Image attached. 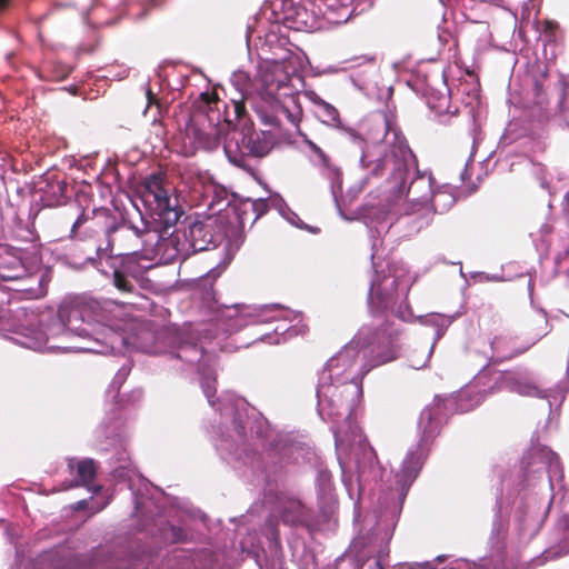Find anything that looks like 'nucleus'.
I'll return each mask as SVG.
<instances>
[{
	"instance_id": "nucleus-19",
	"label": "nucleus",
	"mask_w": 569,
	"mask_h": 569,
	"mask_svg": "<svg viewBox=\"0 0 569 569\" xmlns=\"http://www.w3.org/2000/svg\"><path fill=\"white\" fill-rule=\"evenodd\" d=\"M531 163V173L537 178L540 187L549 192V194H553L555 191L550 187L549 180H548V170L547 167L541 163L537 162L535 160H530Z\"/></svg>"
},
{
	"instance_id": "nucleus-32",
	"label": "nucleus",
	"mask_w": 569,
	"mask_h": 569,
	"mask_svg": "<svg viewBox=\"0 0 569 569\" xmlns=\"http://www.w3.org/2000/svg\"><path fill=\"white\" fill-rule=\"evenodd\" d=\"M146 94H147L149 107L152 104H159V100H158L157 96L151 91L150 88H148Z\"/></svg>"
},
{
	"instance_id": "nucleus-27",
	"label": "nucleus",
	"mask_w": 569,
	"mask_h": 569,
	"mask_svg": "<svg viewBox=\"0 0 569 569\" xmlns=\"http://www.w3.org/2000/svg\"><path fill=\"white\" fill-rule=\"evenodd\" d=\"M231 108L236 119H241L246 114V106L243 101L232 100Z\"/></svg>"
},
{
	"instance_id": "nucleus-17",
	"label": "nucleus",
	"mask_w": 569,
	"mask_h": 569,
	"mask_svg": "<svg viewBox=\"0 0 569 569\" xmlns=\"http://www.w3.org/2000/svg\"><path fill=\"white\" fill-rule=\"evenodd\" d=\"M315 102L319 107V116L322 118L323 122H327L336 128L345 129L339 118V112L333 106L329 104L320 98H317Z\"/></svg>"
},
{
	"instance_id": "nucleus-18",
	"label": "nucleus",
	"mask_w": 569,
	"mask_h": 569,
	"mask_svg": "<svg viewBox=\"0 0 569 569\" xmlns=\"http://www.w3.org/2000/svg\"><path fill=\"white\" fill-rule=\"evenodd\" d=\"M353 201L355 194L351 192L341 194L337 200V206L341 216L348 221H353L356 219V210L352 208Z\"/></svg>"
},
{
	"instance_id": "nucleus-40",
	"label": "nucleus",
	"mask_w": 569,
	"mask_h": 569,
	"mask_svg": "<svg viewBox=\"0 0 569 569\" xmlns=\"http://www.w3.org/2000/svg\"><path fill=\"white\" fill-rule=\"evenodd\" d=\"M190 349L197 355L200 353L196 345L191 346Z\"/></svg>"
},
{
	"instance_id": "nucleus-12",
	"label": "nucleus",
	"mask_w": 569,
	"mask_h": 569,
	"mask_svg": "<svg viewBox=\"0 0 569 569\" xmlns=\"http://www.w3.org/2000/svg\"><path fill=\"white\" fill-rule=\"evenodd\" d=\"M269 209L267 199H244L234 206V214L239 226L244 228L247 224L253 226Z\"/></svg>"
},
{
	"instance_id": "nucleus-2",
	"label": "nucleus",
	"mask_w": 569,
	"mask_h": 569,
	"mask_svg": "<svg viewBox=\"0 0 569 569\" xmlns=\"http://www.w3.org/2000/svg\"><path fill=\"white\" fill-rule=\"evenodd\" d=\"M224 152L231 163L249 170L248 157L263 158L272 149V142L263 132L250 128L232 131L223 144Z\"/></svg>"
},
{
	"instance_id": "nucleus-31",
	"label": "nucleus",
	"mask_w": 569,
	"mask_h": 569,
	"mask_svg": "<svg viewBox=\"0 0 569 569\" xmlns=\"http://www.w3.org/2000/svg\"><path fill=\"white\" fill-rule=\"evenodd\" d=\"M450 569H480V566L476 562L465 561L456 567H451Z\"/></svg>"
},
{
	"instance_id": "nucleus-44",
	"label": "nucleus",
	"mask_w": 569,
	"mask_h": 569,
	"mask_svg": "<svg viewBox=\"0 0 569 569\" xmlns=\"http://www.w3.org/2000/svg\"><path fill=\"white\" fill-rule=\"evenodd\" d=\"M541 321L545 323V326H547V320L541 318Z\"/></svg>"
},
{
	"instance_id": "nucleus-6",
	"label": "nucleus",
	"mask_w": 569,
	"mask_h": 569,
	"mask_svg": "<svg viewBox=\"0 0 569 569\" xmlns=\"http://www.w3.org/2000/svg\"><path fill=\"white\" fill-rule=\"evenodd\" d=\"M219 237V233L214 232L211 220L193 221L189 224L188 231H183V238L188 241L192 254L208 250L210 247L214 248Z\"/></svg>"
},
{
	"instance_id": "nucleus-25",
	"label": "nucleus",
	"mask_w": 569,
	"mask_h": 569,
	"mask_svg": "<svg viewBox=\"0 0 569 569\" xmlns=\"http://www.w3.org/2000/svg\"><path fill=\"white\" fill-rule=\"evenodd\" d=\"M556 266L557 270L569 279V249L557 257Z\"/></svg>"
},
{
	"instance_id": "nucleus-21",
	"label": "nucleus",
	"mask_w": 569,
	"mask_h": 569,
	"mask_svg": "<svg viewBox=\"0 0 569 569\" xmlns=\"http://www.w3.org/2000/svg\"><path fill=\"white\" fill-rule=\"evenodd\" d=\"M284 117L291 124L298 126L300 122L301 111L297 106H293V110H290L287 106H280L278 111V117L276 122H271L272 124H279V117Z\"/></svg>"
},
{
	"instance_id": "nucleus-16",
	"label": "nucleus",
	"mask_w": 569,
	"mask_h": 569,
	"mask_svg": "<svg viewBox=\"0 0 569 569\" xmlns=\"http://www.w3.org/2000/svg\"><path fill=\"white\" fill-rule=\"evenodd\" d=\"M80 310L77 308L59 310L58 318L60 325L63 327L64 335L76 333L80 337L88 336V330L86 328L76 326V322L80 319Z\"/></svg>"
},
{
	"instance_id": "nucleus-33",
	"label": "nucleus",
	"mask_w": 569,
	"mask_h": 569,
	"mask_svg": "<svg viewBox=\"0 0 569 569\" xmlns=\"http://www.w3.org/2000/svg\"><path fill=\"white\" fill-rule=\"evenodd\" d=\"M395 359V356L393 355H380L378 357V359L376 360V363L375 366H379V365H382V363H386V362H389L391 360Z\"/></svg>"
},
{
	"instance_id": "nucleus-36",
	"label": "nucleus",
	"mask_w": 569,
	"mask_h": 569,
	"mask_svg": "<svg viewBox=\"0 0 569 569\" xmlns=\"http://www.w3.org/2000/svg\"><path fill=\"white\" fill-rule=\"evenodd\" d=\"M86 506H87V500H81V501L77 502L76 509L77 510H82V509L86 508Z\"/></svg>"
},
{
	"instance_id": "nucleus-14",
	"label": "nucleus",
	"mask_w": 569,
	"mask_h": 569,
	"mask_svg": "<svg viewBox=\"0 0 569 569\" xmlns=\"http://www.w3.org/2000/svg\"><path fill=\"white\" fill-rule=\"evenodd\" d=\"M423 462L425 457L421 451L410 452L405 459L401 470L396 475V481L400 486L403 496L418 477Z\"/></svg>"
},
{
	"instance_id": "nucleus-8",
	"label": "nucleus",
	"mask_w": 569,
	"mask_h": 569,
	"mask_svg": "<svg viewBox=\"0 0 569 569\" xmlns=\"http://www.w3.org/2000/svg\"><path fill=\"white\" fill-rule=\"evenodd\" d=\"M383 472L385 468L379 462L376 450L358 432V478L377 482L382 479Z\"/></svg>"
},
{
	"instance_id": "nucleus-35",
	"label": "nucleus",
	"mask_w": 569,
	"mask_h": 569,
	"mask_svg": "<svg viewBox=\"0 0 569 569\" xmlns=\"http://www.w3.org/2000/svg\"><path fill=\"white\" fill-rule=\"evenodd\" d=\"M52 188H56L57 191L62 194L66 190V183L62 181H57L56 184H52Z\"/></svg>"
},
{
	"instance_id": "nucleus-29",
	"label": "nucleus",
	"mask_w": 569,
	"mask_h": 569,
	"mask_svg": "<svg viewBox=\"0 0 569 569\" xmlns=\"http://www.w3.org/2000/svg\"><path fill=\"white\" fill-rule=\"evenodd\" d=\"M0 278L4 281H12L20 278V274L7 271L4 268H0Z\"/></svg>"
},
{
	"instance_id": "nucleus-43",
	"label": "nucleus",
	"mask_w": 569,
	"mask_h": 569,
	"mask_svg": "<svg viewBox=\"0 0 569 569\" xmlns=\"http://www.w3.org/2000/svg\"><path fill=\"white\" fill-rule=\"evenodd\" d=\"M206 393L208 397H211V389L210 387L208 386L207 389H206Z\"/></svg>"
},
{
	"instance_id": "nucleus-9",
	"label": "nucleus",
	"mask_w": 569,
	"mask_h": 569,
	"mask_svg": "<svg viewBox=\"0 0 569 569\" xmlns=\"http://www.w3.org/2000/svg\"><path fill=\"white\" fill-rule=\"evenodd\" d=\"M147 232V229H139L134 226L121 223L114 224L107 229L106 236L108 240V247L106 250L112 251L113 247L117 244L121 251L119 254H128L137 251L133 242L142 238Z\"/></svg>"
},
{
	"instance_id": "nucleus-5",
	"label": "nucleus",
	"mask_w": 569,
	"mask_h": 569,
	"mask_svg": "<svg viewBox=\"0 0 569 569\" xmlns=\"http://www.w3.org/2000/svg\"><path fill=\"white\" fill-rule=\"evenodd\" d=\"M382 538L379 535L378 519L367 515L361 519L360 536H358V563L361 559L373 557L381 552Z\"/></svg>"
},
{
	"instance_id": "nucleus-38",
	"label": "nucleus",
	"mask_w": 569,
	"mask_h": 569,
	"mask_svg": "<svg viewBox=\"0 0 569 569\" xmlns=\"http://www.w3.org/2000/svg\"><path fill=\"white\" fill-rule=\"evenodd\" d=\"M310 146L320 157H325L322 150L318 148L315 143H310Z\"/></svg>"
},
{
	"instance_id": "nucleus-34",
	"label": "nucleus",
	"mask_w": 569,
	"mask_h": 569,
	"mask_svg": "<svg viewBox=\"0 0 569 569\" xmlns=\"http://www.w3.org/2000/svg\"><path fill=\"white\" fill-rule=\"evenodd\" d=\"M86 220H87V218L84 217V214L79 216V217H78V219H77V220L74 221V223L72 224L71 232H72V233H74V232H76V230H77L78 228H80V227L84 223V221H86Z\"/></svg>"
},
{
	"instance_id": "nucleus-22",
	"label": "nucleus",
	"mask_w": 569,
	"mask_h": 569,
	"mask_svg": "<svg viewBox=\"0 0 569 569\" xmlns=\"http://www.w3.org/2000/svg\"><path fill=\"white\" fill-rule=\"evenodd\" d=\"M113 286L123 293H131L134 289V286L131 283V281L120 270L113 271Z\"/></svg>"
},
{
	"instance_id": "nucleus-1",
	"label": "nucleus",
	"mask_w": 569,
	"mask_h": 569,
	"mask_svg": "<svg viewBox=\"0 0 569 569\" xmlns=\"http://www.w3.org/2000/svg\"><path fill=\"white\" fill-rule=\"evenodd\" d=\"M361 130L365 134L360 157V169L363 174L358 173L361 187L389 170L391 188L397 196H405L408 201L421 204L436 198L431 176L417 173L406 187L407 176L416 166V158L405 136L389 129L386 116L379 113L372 120H363Z\"/></svg>"
},
{
	"instance_id": "nucleus-28",
	"label": "nucleus",
	"mask_w": 569,
	"mask_h": 569,
	"mask_svg": "<svg viewBox=\"0 0 569 569\" xmlns=\"http://www.w3.org/2000/svg\"><path fill=\"white\" fill-rule=\"evenodd\" d=\"M368 63L373 68H378L377 58L375 54H358V67Z\"/></svg>"
},
{
	"instance_id": "nucleus-7",
	"label": "nucleus",
	"mask_w": 569,
	"mask_h": 569,
	"mask_svg": "<svg viewBox=\"0 0 569 569\" xmlns=\"http://www.w3.org/2000/svg\"><path fill=\"white\" fill-rule=\"evenodd\" d=\"M446 400L436 397L433 401L427 406L420 413L419 428L422 433V440H432L441 429V426L447 417Z\"/></svg>"
},
{
	"instance_id": "nucleus-39",
	"label": "nucleus",
	"mask_w": 569,
	"mask_h": 569,
	"mask_svg": "<svg viewBox=\"0 0 569 569\" xmlns=\"http://www.w3.org/2000/svg\"><path fill=\"white\" fill-rule=\"evenodd\" d=\"M113 475H114L116 477H122V476H123V473H122V471H121L120 469H116V470L113 471Z\"/></svg>"
},
{
	"instance_id": "nucleus-37",
	"label": "nucleus",
	"mask_w": 569,
	"mask_h": 569,
	"mask_svg": "<svg viewBox=\"0 0 569 569\" xmlns=\"http://www.w3.org/2000/svg\"><path fill=\"white\" fill-rule=\"evenodd\" d=\"M370 569H385L381 565V561L379 559L375 560L373 567H370Z\"/></svg>"
},
{
	"instance_id": "nucleus-30",
	"label": "nucleus",
	"mask_w": 569,
	"mask_h": 569,
	"mask_svg": "<svg viewBox=\"0 0 569 569\" xmlns=\"http://www.w3.org/2000/svg\"><path fill=\"white\" fill-rule=\"evenodd\" d=\"M535 92H536L537 103H543L545 102V92H543L542 84L538 81L535 82Z\"/></svg>"
},
{
	"instance_id": "nucleus-24",
	"label": "nucleus",
	"mask_w": 569,
	"mask_h": 569,
	"mask_svg": "<svg viewBox=\"0 0 569 569\" xmlns=\"http://www.w3.org/2000/svg\"><path fill=\"white\" fill-rule=\"evenodd\" d=\"M515 390L521 396L540 397L541 395L540 389L528 381H518L515 386Z\"/></svg>"
},
{
	"instance_id": "nucleus-23",
	"label": "nucleus",
	"mask_w": 569,
	"mask_h": 569,
	"mask_svg": "<svg viewBox=\"0 0 569 569\" xmlns=\"http://www.w3.org/2000/svg\"><path fill=\"white\" fill-rule=\"evenodd\" d=\"M559 31V24L552 20H545L541 23V34L543 36L547 42H553L557 39V34Z\"/></svg>"
},
{
	"instance_id": "nucleus-41",
	"label": "nucleus",
	"mask_w": 569,
	"mask_h": 569,
	"mask_svg": "<svg viewBox=\"0 0 569 569\" xmlns=\"http://www.w3.org/2000/svg\"><path fill=\"white\" fill-rule=\"evenodd\" d=\"M8 0H0V9L7 6Z\"/></svg>"
},
{
	"instance_id": "nucleus-10",
	"label": "nucleus",
	"mask_w": 569,
	"mask_h": 569,
	"mask_svg": "<svg viewBox=\"0 0 569 569\" xmlns=\"http://www.w3.org/2000/svg\"><path fill=\"white\" fill-rule=\"evenodd\" d=\"M67 465L69 471L76 472L77 477L67 486H64V489L84 487L89 490H92L94 493H98L102 489L101 486H91L97 477L98 471V463L92 458H83L80 460L76 458H69Z\"/></svg>"
},
{
	"instance_id": "nucleus-26",
	"label": "nucleus",
	"mask_w": 569,
	"mask_h": 569,
	"mask_svg": "<svg viewBox=\"0 0 569 569\" xmlns=\"http://www.w3.org/2000/svg\"><path fill=\"white\" fill-rule=\"evenodd\" d=\"M560 111L569 124V88H565L563 94L559 101Z\"/></svg>"
},
{
	"instance_id": "nucleus-13",
	"label": "nucleus",
	"mask_w": 569,
	"mask_h": 569,
	"mask_svg": "<svg viewBox=\"0 0 569 569\" xmlns=\"http://www.w3.org/2000/svg\"><path fill=\"white\" fill-rule=\"evenodd\" d=\"M491 360L495 363L511 360L522 355L527 348L520 346L517 340L509 335L496 336L491 341Z\"/></svg>"
},
{
	"instance_id": "nucleus-3",
	"label": "nucleus",
	"mask_w": 569,
	"mask_h": 569,
	"mask_svg": "<svg viewBox=\"0 0 569 569\" xmlns=\"http://www.w3.org/2000/svg\"><path fill=\"white\" fill-rule=\"evenodd\" d=\"M143 200L166 226L178 222L182 210L178 208L177 200L172 201L162 186L159 174H151L144 181Z\"/></svg>"
},
{
	"instance_id": "nucleus-15",
	"label": "nucleus",
	"mask_w": 569,
	"mask_h": 569,
	"mask_svg": "<svg viewBox=\"0 0 569 569\" xmlns=\"http://www.w3.org/2000/svg\"><path fill=\"white\" fill-rule=\"evenodd\" d=\"M203 107L207 108V114L210 122L216 121L214 126H219L221 121L230 124L229 110L224 101L218 98L217 92H203L199 98Z\"/></svg>"
},
{
	"instance_id": "nucleus-20",
	"label": "nucleus",
	"mask_w": 569,
	"mask_h": 569,
	"mask_svg": "<svg viewBox=\"0 0 569 569\" xmlns=\"http://www.w3.org/2000/svg\"><path fill=\"white\" fill-rule=\"evenodd\" d=\"M331 12V16H328L327 19L335 23L347 22L351 16L356 11V7L353 6H341L338 10H336V6L333 9H328Z\"/></svg>"
},
{
	"instance_id": "nucleus-42",
	"label": "nucleus",
	"mask_w": 569,
	"mask_h": 569,
	"mask_svg": "<svg viewBox=\"0 0 569 569\" xmlns=\"http://www.w3.org/2000/svg\"><path fill=\"white\" fill-rule=\"evenodd\" d=\"M283 522L284 523H289V522H293V520H290L286 515H283Z\"/></svg>"
},
{
	"instance_id": "nucleus-4",
	"label": "nucleus",
	"mask_w": 569,
	"mask_h": 569,
	"mask_svg": "<svg viewBox=\"0 0 569 569\" xmlns=\"http://www.w3.org/2000/svg\"><path fill=\"white\" fill-rule=\"evenodd\" d=\"M398 281L391 274L376 273L369 289V303L380 311L391 307L397 298Z\"/></svg>"
},
{
	"instance_id": "nucleus-11",
	"label": "nucleus",
	"mask_w": 569,
	"mask_h": 569,
	"mask_svg": "<svg viewBox=\"0 0 569 569\" xmlns=\"http://www.w3.org/2000/svg\"><path fill=\"white\" fill-rule=\"evenodd\" d=\"M158 253H161L167 262L176 260H186L190 257L191 250L188 241L183 238V232L176 230L169 237L161 238L156 246Z\"/></svg>"
}]
</instances>
